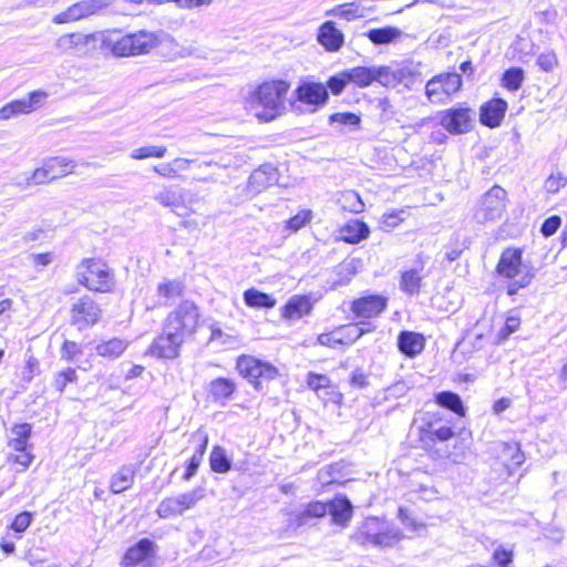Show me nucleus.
Wrapping results in <instances>:
<instances>
[{"mask_svg":"<svg viewBox=\"0 0 567 567\" xmlns=\"http://www.w3.org/2000/svg\"><path fill=\"white\" fill-rule=\"evenodd\" d=\"M567 184V177H565L561 173H553L545 181V189L548 193H557L560 188L565 187Z\"/></svg>","mask_w":567,"mask_h":567,"instance_id":"obj_59","label":"nucleus"},{"mask_svg":"<svg viewBox=\"0 0 567 567\" xmlns=\"http://www.w3.org/2000/svg\"><path fill=\"white\" fill-rule=\"evenodd\" d=\"M497 272L511 280L507 286V293L511 296L527 287L534 278L533 268L522 261V250L516 248H508L502 252Z\"/></svg>","mask_w":567,"mask_h":567,"instance_id":"obj_4","label":"nucleus"},{"mask_svg":"<svg viewBox=\"0 0 567 567\" xmlns=\"http://www.w3.org/2000/svg\"><path fill=\"white\" fill-rule=\"evenodd\" d=\"M279 174L271 164H264L255 169L248 181L247 190L252 196L267 189L278 182Z\"/></svg>","mask_w":567,"mask_h":567,"instance_id":"obj_20","label":"nucleus"},{"mask_svg":"<svg viewBox=\"0 0 567 567\" xmlns=\"http://www.w3.org/2000/svg\"><path fill=\"white\" fill-rule=\"evenodd\" d=\"M184 342L181 337L164 327L163 333L153 341L150 352L152 355L161 359H175L178 357L179 349Z\"/></svg>","mask_w":567,"mask_h":567,"instance_id":"obj_19","label":"nucleus"},{"mask_svg":"<svg viewBox=\"0 0 567 567\" xmlns=\"http://www.w3.org/2000/svg\"><path fill=\"white\" fill-rule=\"evenodd\" d=\"M406 216L408 213L404 209L384 213L380 219V227L384 231H391L405 220Z\"/></svg>","mask_w":567,"mask_h":567,"instance_id":"obj_49","label":"nucleus"},{"mask_svg":"<svg viewBox=\"0 0 567 567\" xmlns=\"http://www.w3.org/2000/svg\"><path fill=\"white\" fill-rule=\"evenodd\" d=\"M473 112L468 107H452L441 114L440 124L451 134H464L471 131Z\"/></svg>","mask_w":567,"mask_h":567,"instance_id":"obj_13","label":"nucleus"},{"mask_svg":"<svg viewBox=\"0 0 567 567\" xmlns=\"http://www.w3.org/2000/svg\"><path fill=\"white\" fill-rule=\"evenodd\" d=\"M53 181L49 168H47V164L43 161L42 165L35 168L31 174H25L21 181H17L16 184L18 186L29 187L32 185H42L48 182Z\"/></svg>","mask_w":567,"mask_h":567,"instance_id":"obj_39","label":"nucleus"},{"mask_svg":"<svg viewBox=\"0 0 567 567\" xmlns=\"http://www.w3.org/2000/svg\"><path fill=\"white\" fill-rule=\"evenodd\" d=\"M506 208V192L501 186H493L480 199L474 217L478 223L493 221L502 217Z\"/></svg>","mask_w":567,"mask_h":567,"instance_id":"obj_9","label":"nucleus"},{"mask_svg":"<svg viewBox=\"0 0 567 567\" xmlns=\"http://www.w3.org/2000/svg\"><path fill=\"white\" fill-rule=\"evenodd\" d=\"M435 454L437 458H447L455 464H461L466 460V447L462 442H457L453 445V450L445 446L444 451L435 450Z\"/></svg>","mask_w":567,"mask_h":567,"instance_id":"obj_48","label":"nucleus"},{"mask_svg":"<svg viewBox=\"0 0 567 567\" xmlns=\"http://www.w3.org/2000/svg\"><path fill=\"white\" fill-rule=\"evenodd\" d=\"M76 278L81 285L97 292H107L114 287V277L101 259L82 260L76 267Z\"/></svg>","mask_w":567,"mask_h":567,"instance_id":"obj_5","label":"nucleus"},{"mask_svg":"<svg viewBox=\"0 0 567 567\" xmlns=\"http://www.w3.org/2000/svg\"><path fill=\"white\" fill-rule=\"evenodd\" d=\"M402 72L394 71L390 66H374V82L383 86L394 87L401 82Z\"/></svg>","mask_w":567,"mask_h":567,"instance_id":"obj_42","label":"nucleus"},{"mask_svg":"<svg viewBox=\"0 0 567 567\" xmlns=\"http://www.w3.org/2000/svg\"><path fill=\"white\" fill-rule=\"evenodd\" d=\"M349 83V79L347 76V72L343 71L334 76H331L327 82V89L329 87L332 94L339 95L344 90L346 85Z\"/></svg>","mask_w":567,"mask_h":567,"instance_id":"obj_58","label":"nucleus"},{"mask_svg":"<svg viewBox=\"0 0 567 567\" xmlns=\"http://www.w3.org/2000/svg\"><path fill=\"white\" fill-rule=\"evenodd\" d=\"M370 234L369 226L358 219L349 220L341 229L340 235L342 240L349 244H358L368 238Z\"/></svg>","mask_w":567,"mask_h":567,"instance_id":"obj_28","label":"nucleus"},{"mask_svg":"<svg viewBox=\"0 0 567 567\" xmlns=\"http://www.w3.org/2000/svg\"><path fill=\"white\" fill-rule=\"evenodd\" d=\"M184 289L183 281L178 279H164L157 285L156 296L163 300L164 306H168L183 295Z\"/></svg>","mask_w":567,"mask_h":567,"instance_id":"obj_27","label":"nucleus"},{"mask_svg":"<svg viewBox=\"0 0 567 567\" xmlns=\"http://www.w3.org/2000/svg\"><path fill=\"white\" fill-rule=\"evenodd\" d=\"M153 542L147 538L141 539L135 546L130 548L124 557L126 566H133L144 561L153 550Z\"/></svg>","mask_w":567,"mask_h":567,"instance_id":"obj_33","label":"nucleus"},{"mask_svg":"<svg viewBox=\"0 0 567 567\" xmlns=\"http://www.w3.org/2000/svg\"><path fill=\"white\" fill-rule=\"evenodd\" d=\"M112 53L116 56H136L148 54L153 49L161 44H167L174 49V52L167 54L169 60L193 55L188 48L181 47L174 38L163 31L153 32L148 30H138L122 37H110L106 40Z\"/></svg>","mask_w":567,"mask_h":567,"instance_id":"obj_1","label":"nucleus"},{"mask_svg":"<svg viewBox=\"0 0 567 567\" xmlns=\"http://www.w3.org/2000/svg\"><path fill=\"white\" fill-rule=\"evenodd\" d=\"M82 352L81 346L74 341L66 340L61 349V359L73 361L74 358Z\"/></svg>","mask_w":567,"mask_h":567,"instance_id":"obj_62","label":"nucleus"},{"mask_svg":"<svg viewBox=\"0 0 567 567\" xmlns=\"http://www.w3.org/2000/svg\"><path fill=\"white\" fill-rule=\"evenodd\" d=\"M33 514L30 512H21L18 514L10 525V528L17 534H22L31 525Z\"/></svg>","mask_w":567,"mask_h":567,"instance_id":"obj_56","label":"nucleus"},{"mask_svg":"<svg viewBox=\"0 0 567 567\" xmlns=\"http://www.w3.org/2000/svg\"><path fill=\"white\" fill-rule=\"evenodd\" d=\"M235 389L236 385L230 379L218 378L210 383V393L216 399H228Z\"/></svg>","mask_w":567,"mask_h":567,"instance_id":"obj_47","label":"nucleus"},{"mask_svg":"<svg viewBox=\"0 0 567 567\" xmlns=\"http://www.w3.org/2000/svg\"><path fill=\"white\" fill-rule=\"evenodd\" d=\"M361 266L362 260L359 258H350L342 261L334 269L337 278L331 281L332 287L347 285L352 279V277L359 271Z\"/></svg>","mask_w":567,"mask_h":567,"instance_id":"obj_29","label":"nucleus"},{"mask_svg":"<svg viewBox=\"0 0 567 567\" xmlns=\"http://www.w3.org/2000/svg\"><path fill=\"white\" fill-rule=\"evenodd\" d=\"M339 203L342 209L350 213L359 214L364 209V203L362 202L360 195L354 190L343 192L339 198Z\"/></svg>","mask_w":567,"mask_h":567,"instance_id":"obj_45","label":"nucleus"},{"mask_svg":"<svg viewBox=\"0 0 567 567\" xmlns=\"http://www.w3.org/2000/svg\"><path fill=\"white\" fill-rule=\"evenodd\" d=\"M44 91H33L28 97L12 101L0 109V120H9L21 114H29L40 107L47 99Z\"/></svg>","mask_w":567,"mask_h":567,"instance_id":"obj_15","label":"nucleus"},{"mask_svg":"<svg viewBox=\"0 0 567 567\" xmlns=\"http://www.w3.org/2000/svg\"><path fill=\"white\" fill-rule=\"evenodd\" d=\"M327 16L339 17L347 21H353L364 17V9L357 3H343L326 12Z\"/></svg>","mask_w":567,"mask_h":567,"instance_id":"obj_37","label":"nucleus"},{"mask_svg":"<svg viewBox=\"0 0 567 567\" xmlns=\"http://www.w3.org/2000/svg\"><path fill=\"white\" fill-rule=\"evenodd\" d=\"M289 89L286 81L264 82L245 96V110L261 122H270L284 114Z\"/></svg>","mask_w":567,"mask_h":567,"instance_id":"obj_2","label":"nucleus"},{"mask_svg":"<svg viewBox=\"0 0 567 567\" xmlns=\"http://www.w3.org/2000/svg\"><path fill=\"white\" fill-rule=\"evenodd\" d=\"M44 91H33L28 97L12 101L0 109V120H9L21 114H29L40 107L47 99Z\"/></svg>","mask_w":567,"mask_h":567,"instance_id":"obj_17","label":"nucleus"},{"mask_svg":"<svg viewBox=\"0 0 567 567\" xmlns=\"http://www.w3.org/2000/svg\"><path fill=\"white\" fill-rule=\"evenodd\" d=\"M167 152V148L163 145H145L134 148L130 153V157L133 159H146L151 157L163 158Z\"/></svg>","mask_w":567,"mask_h":567,"instance_id":"obj_46","label":"nucleus"},{"mask_svg":"<svg viewBox=\"0 0 567 567\" xmlns=\"http://www.w3.org/2000/svg\"><path fill=\"white\" fill-rule=\"evenodd\" d=\"M237 369L255 388H257L261 381L274 380L278 374V370L272 364L251 355L239 357L237 360Z\"/></svg>","mask_w":567,"mask_h":567,"instance_id":"obj_11","label":"nucleus"},{"mask_svg":"<svg viewBox=\"0 0 567 567\" xmlns=\"http://www.w3.org/2000/svg\"><path fill=\"white\" fill-rule=\"evenodd\" d=\"M349 82L360 87L369 86L374 82V66H355L346 71Z\"/></svg>","mask_w":567,"mask_h":567,"instance_id":"obj_38","label":"nucleus"},{"mask_svg":"<svg viewBox=\"0 0 567 567\" xmlns=\"http://www.w3.org/2000/svg\"><path fill=\"white\" fill-rule=\"evenodd\" d=\"M558 58L555 51L548 50L538 54L536 64L544 72H551L558 66Z\"/></svg>","mask_w":567,"mask_h":567,"instance_id":"obj_55","label":"nucleus"},{"mask_svg":"<svg viewBox=\"0 0 567 567\" xmlns=\"http://www.w3.org/2000/svg\"><path fill=\"white\" fill-rule=\"evenodd\" d=\"M44 91H33L28 97L12 101L0 109V120H9L21 114H29L40 107L47 99Z\"/></svg>","mask_w":567,"mask_h":567,"instance_id":"obj_16","label":"nucleus"},{"mask_svg":"<svg viewBox=\"0 0 567 567\" xmlns=\"http://www.w3.org/2000/svg\"><path fill=\"white\" fill-rule=\"evenodd\" d=\"M318 343L333 349H336L338 346H343L340 332L337 330L329 333L319 334Z\"/></svg>","mask_w":567,"mask_h":567,"instance_id":"obj_61","label":"nucleus"},{"mask_svg":"<svg viewBox=\"0 0 567 567\" xmlns=\"http://www.w3.org/2000/svg\"><path fill=\"white\" fill-rule=\"evenodd\" d=\"M351 539L361 546L383 549L395 546L401 539V532L384 520L370 517L352 534Z\"/></svg>","mask_w":567,"mask_h":567,"instance_id":"obj_3","label":"nucleus"},{"mask_svg":"<svg viewBox=\"0 0 567 567\" xmlns=\"http://www.w3.org/2000/svg\"><path fill=\"white\" fill-rule=\"evenodd\" d=\"M102 8L100 0H83L69 7L73 20H80L95 13Z\"/></svg>","mask_w":567,"mask_h":567,"instance_id":"obj_43","label":"nucleus"},{"mask_svg":"<svg viewBox=\"0 0 567 567\" xmlns=\"http://www.w3.org/2000/svg\"><path fill=\"white\" fill-rule=\"evenodd\" d=\"M503 85L511 90L516 91L522 86L524 81V71L519 68H512L505 71L503 75Z\"/></svg>","mask_w":567,"mask_h":567,"instance_id":"obj_52","label":"nucleus"},{"mask_svg":"<svg viewBox=\"0 0 567 567\" xmlns=\"http://www.w3.org/2000/svg\"><path fill=\"white\" fill-rule=\"evenodd\" d=\"M420 284L421 277L416 270H408L403 272L400 285L405 292L410 295L419 292Z\"/></svg>","mask_w":567,"mask_h":567,"instance_id":"obj_53","label":"nucleus"},{"mask_svg":"<svg viewBox=\"0 0 567 567\" xmlns=\"http://www.w3.org/2000/svg\"><path fill=\"white\" fill-rule=\"evenodd\" d=\"M507 103L502 99H493L481 107V122L488 127L499 126L505 116Z\"/></svg>","mask_w":567,"mask_h":567,"instance_id":"obj_23","label":"nucleus"},{"mask_svg":"<svg viewBox=\"0 0 567 567\" xmlns=\"http://www.w3.org/2000/svg\"><path fill=\"white\" fill-rule=\"evenodd\" d=\"M30 434V424L22 423L14 425L10 431V437L8 442L9 447L18 452L27 451Z\"/></svg>","mask_w":567,"mask_h":567,"instance_id":"obj_34","label":"nucleus"},{"mask_svg":"<svg viewBox=\"0 0 567 567\" xmlns=\"http://www.w3.org/2000/svg\"><path fill=\"white\" fill-rule=\"evenodd\" d=\"M307 384L310 389L318 392L321 389L328 388L330 380L323 374L309 373L307 378Z\"/></svg>","mask_w":567,"mask_h":567,"instance_id":"obj_63","label":"nucleus"},{"mask_svg":"<svg viewBox=\"0 0 567 567\" xmlns=\"http://www.w3.org/2000/svg\"><path fill=\"white\" fill-rule=\"evenodd\" d=\"M310 300L305 296H293L285 307L284 317L290 320L301 319L311 311Z\"/></svg>","mask_w":567,"mask_h":567,"instance_id":"obj_31","label":"nucleus"},{"mask_svg":"<svg viewBox=\"0 0 567 567\" xmlns=\"http://www.w3.org/2000/svg\"><path fill=\"white\" fill-rule=\"evenodd\" d=\"M332 522L339 526H347L353 515V506L346 496H337L328 504Z\"/></svg>","mask_w":567,"mask_h":567,"instance_id":"obj_24","label":"nucleus"},{"mask_svg":"<svg viewBox=\"0 0 567 567\" xmlns=\"http://www.w3.org/2000/svg\"><path fill=\"white\" fill-rule=\"evenodd\" d=\"M462 78L460 74L443 73L431 79L425 86L426 96L433 103H443L460 91Z\"/></svg>","mask_w":567,"mask_h":567,"instance_id":"obj_10","label":"nucleus"},{"mask_svg":"<svg viewBox=\"0 0 567 567\" xmlns=\"http://www.w3.org/2000/svg\"><path fill=\"white\" fill-rule=\"evenodd\" d=\"M199 317L197 306L193 301L185 300L174 311L169 312L164 327L185 341L195 333Z\"/></svg>","mask_w":567,"mask_h":567,"instance_id":"obj_6","label":"nucleus"},{"mask_svg":"<svg viewBox=\"0 0 567 567\" xmlns=\"http://www.w3.org/2000/svg\"><path fill=\"white\" fill-rule=\"evenodd\" d=\"M330 124H340L351 128H355L360 124V116L351 112L333 113L329 117Z\"/></svg>","mask_w":567,"mask_h":567,"instance_id":"obj_54","label":"nucleus"},{"mask_svg":"<svg viewBox=\"0 0 567 567\" xmlns=\"http://www.w3.org/2000/svg\"><path fill=\"white\" fill-rule=\"evenodd\" d=\"M183 189L177 186H166L155 195V200L162 206L176 212L183 203Z\"/></svg>","mask_w":567,"mask_h":567,"instance_id":"obj_35","label":"nucleus"},{"mask_svg":"<svg viewBox=\"0 0 567 567\" xmlns=\"http://www.w3.org/2000/svg\"><path fill=\"white\" fill-rule=\"evenodd\" d=\"M436 402L457 414H463V403L461 398L453 392H441L436 395Z\"/></svg>","mask_w":567,"mask_h":567,"instance_id":"obj_50","label":"nucleus"},{"mask_svg":"<svg viewBox=\"0 0 567 567\" xmlns=\"http://www.w3.org/2000/svg\"><path fill=\"white\" fill-rule=\"evenodd\" d=\"M76 380V372L72 368H68L59 372L54 378V386L59 392H63L68 383H72Z\"/></svg>","mask_w":567,"mask_h":567,"instance_id":"obj_57","label":"nucleus"},{"mask_svg":"<svg viewBox=\"0 0 567 567\" xmlns=\"http://www.w3.org/2000/svg\"><path fill=\"white\" fill-rule=\"evenodd\" d=\"M328 512V504L322 502H311L306 508L298 513H291L288 520L289 528H300L308 524L310 518L323 517Z\"/></svg>","mask_w":567,"mask_h":567,"instance_id":"obj_22","label":"nucleus"},{"mask_svg":"<svg viewBox=\"0 0 567 567\" xmlns=\"http://www.w3.org/2000/svg\"><path fill=\"white\" fill-rule=\"evenodd\" d=\"M135 473L136 468L133 465L122 466L111 478L112 493L118 494L128 489L134 483Z\"/></svg>","mask_w":567,"mask_h":567,"instance_id":"obj_30","label":"nucleus"},{"mask_svg":"<svg viewBox=\"0 0 567 567\" xmlns=\"http://www.w3.org/2000/svg\"><path fill=\"white\" fill-rule=\"evenodd\" d=\"M386 307V299L381 296H368L352 302L351 310L357 317L373 318L379 316Z\"/></svg>","mask_w":567,"mask_h":567,"instance_id":"obj_21","label":"nucleus"},{"mask_svg":"<svg viewBox=\"0 0 567 567\" xmlns=\"http://www.w3.org/2000/svg\"><path fill=\"white\" fill-rule=\"evenodd\" d=\"M100 315L99 306L90 297L84 296L72 305L71 323L81 330L96 323Z\"/></svg>","mask_w":567,"mask_h":567,"instance_id":"obj_14","label":"nucleus"},{"mask_svg":"<svg viewBox=\"0 0 567 567\" xmlns=\"http://www.w3.org/2000/svg\"><path fill=\"white\" fill-rule=\"evenodd\" d=\"M310 220V212H301L296 216L291 217L287 221V227L292 231L299 230L307 221Z\"/></svg>","mask_w":567,"mask_h":567,"instance_id":"obj_64","label":"nucleus"},{"mask_svg":"<svg viewBox=\"0 0 567 567\" xmlns=\"http://www.w3.org/2000/svg\"><path fill=\"white\" fill-rule=\"evenodd\" d=\"M425 340L422 334L413 331H403L399 334L398 347L405 355L413 358L424 349Z\"/></svg>","mask_w":567,"mask_h":567,"instance_id":"obj_25","label":"nucleus"},{"mask_svg":"<svg viewBox=\"0 0 567 567\" xmlns=\"http://www.w3.org/2000/svg\"><path fill=\"white\" fill-rule=\"evenodd\" d=\"M244 300L251 308H274L276 305L274 297L252 288L244 292Z\"/></svg>","mask_w":567,"mask_h":567,"instance_id":"obj_40","label":"nucleus"},{"mask_svg":"<svg viewBox=\"0 0 567 567\" xmlns=\"http://www.w3.org/2000/svg\"><path fill=\"white\" fill-rule=\"evenodd\" d=\"M127 348V342L123 339L113 338L99 343L95 348L96 353L109 360L118 358Z\"/></svg>","mask_w":567,"mask_h":567,"instance_id":"obj_36","label":"nucleus"},{"mask_svg":"<svg viewBox=\"0 0 567 567\" xmlns=\"http://www.w3.org/2000/svg\"><path fill=\"white\" fill-rule=\"evenodd\" d=\"M205 497V489L197 487L178 495L166 497L158 504L156 513L161 518H172L192 509Z\"/></svg>","mask_w":567,"mask_h":567,"instance_id":"obj_8","label":"nucleus"},{"mask_svg":"<svg viewBox=\"0 0 567 567\" xmlns=\"http://www.w3.org/2000/svg\"><path fill=\"white\" fill-rule=\"evenodd\" d=\"M94 41V34L81 32L65 33L56 39L55 48L63 54L83 56L89 53V45Z\"/></svg>","mask_w":567,"mask_h":567,"instance_id":"obj_18","label":"nucleus"},{"mask_svg":"<svg viewBox=\"0 0 567 567\" xmlns=\"http://www.w3.org/2000/svg\"><path fill=\"white\" fill-rule=\"evenodd\" d=\"M402 34L401 30L395 27H385L380 29H372L368 32L369 40L374 44L391 43Z\"/></svg>","mask_w":567,"mask_h":567,"instance_id":"obj_41","label":"nucleus"},{"mask_svg":"<svg viewBox=\"0 0 567 567\" xmlns=\"http://www.w3.org/2000/svg\"><path fill=\"white\" fill-rule=\"evenodd\" d=\"M296 100L307 106V111L316 112L328 101L327 86L317 82H303L295 91Z\"/></svg>","mask_w":567,"mask_h":567,"instance_id":"obj_12","label":"nucleus"},{"mask_svg":"<svg viewBox=\"0 0 567 567\" xmlns=\"http://www.w3.org/2000/svg\"><path fill=\"white\" fill-rule=\"evenodd\" d=\"M318 41L327 50L338 51L343 44V34L332 21H327L319 29Z\"/></svg>","mask_w":567,"mask_h":567,"instance_id":"obj_26","label":"nucleus"},{"mask_svg":"<svg viewBox=\"0 0 567 567\" xmlns=\"http://www.w3.org/2000/svg\"><path fill=\"white\" fill-rule=\"evenodd\" d=\"M44 162L53 181L72 174L76 167V163L73 159L63 156L49 157Z\"/></svg>","mask_w":567,"mask_h":567,"instance_id":"obj_32","label":"nucleus"},{"mask_svg":"<svg viewBox=\"0 0 567 567\" xmlns=\"http://www.w3.org/2000/svg\"><path fill=\"white\" fill-rule=\"evenodd\" d=\"M493 560L501 567H511L513 563V550L499 546L493 553Z\"/></svg>","mask_w":567,"mask_h":567,"instance_id":"obj_60","label":"nucleus"},{"mask_svg":"<svg viewBox=\"0 0 567 567\" xmlns=\"http://www.w3.org/2000/svg\"><path fill=\"white\" fill-rule=\"evenodd\" d=\"M419 441L422 447L429 452L435 453L436 444L444 443L454 436L451 426L445 425L434 415L422 419L417 425Z\"/></svg>","mask_w":567,"mask_h":567,"instance_id":"obj_7","label":"nucleus"},{"mask_svg":"<svg viewBox=\"0 0 567 567\" xmlns=\"http://www.w3.org/2000/svg\"><path fill=\"white\" fill-rule=\"evenodd\" d=\"M342 338V344H351L358 340L365 332L371 331V328H362L359 324H347L337 329Z\"/></svg>","mask_w":567,"mask_h":567,"instance_id":"obj_51","label":"nucleus"},{"mask_svg":"<svg viewBox=\"0 0 567 567\" xmlns=\"http://www.w3.org/2000/svg\"><path fill=\"white\" fill-rule=\"evenodd\" d=\"M209 463L212 470L216 473H227L231 467V463L228 460L226 452L220 446H214L210 452Z\"/></svg>","mask_w":567,"mask_h":567,"instance_id":"obj_44","label":"nucleus"}]
</instances>
